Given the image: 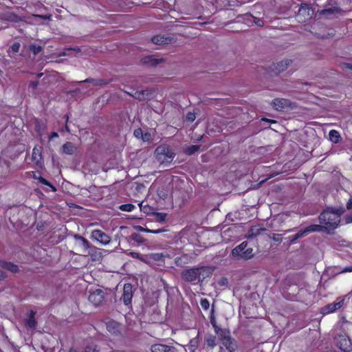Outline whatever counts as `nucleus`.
Returning a JSON list of instances; mask_svg holds the SVG:
<instances>
[{
	"label": "nucleus",
	"instance_id": "nucleus-1",
	"mask_svg": "<svg viewBox=\"0 0 352 352\" xmlns=\"http://www.w3.org/2000/svg\"><path fill=\"white\" fill-rule=\"evenodd\" d=\"M341 214L342 212L339 209L327 208L322 212L318 217V219L320 223L324 224V226L327 228L323 231H327L328 229L334 230L337 228L340 223Z\"/></svg>",
	"mask_w": 352,
	"mask_h": 352
},
{
	"label": "nucleus",
	"instance_id": "nucleus-2",
	"mask_svg": "<svg viewBox=\"0 0 352 352\" xmlns=\"http://www.w3.org/2000/svg\"><path fill=\"white\" fill-rule=\"evenodd\" d=\"M206 272V276H209L212 274L210 269L206 266L193 267L189 269L183 270L181 272V278L187 283H194L197 280H201V276H204ZM205 276H203L201 281Z\"/></svg>",
	"mask_w": 352,
	"mask_h": 352
},
{
	"label": "nucleus",
	"instance_id": "nucleus-3",
	"mask_svg": "<svg viewBox=\"0 0 352 352\" xmlns=\"http://www.w3.org/2000/svg\"><path fill=\"white\" fill-rule=\"evenodd\" d=\"M213 326L221 341L220 346L226 348L230 351H235L237 349V344L234 339L231 337L230 331L224 329L217 327L214 324Z\"/></svg>",
	"mask_w": 352,
	"mask_h": 352
},
{
	"label": "nucleus",
	"instance_id": "nucleus-4",
	"mask_svg": "<svg viewBox=\"0 0 352 352\" xmlns=\"http://www.w3.org/2000/svg\"><path fill=\"white\" fill-rule=\"evenodd\" d=\"M168 254L164 252H151L146 254L144 263L153 268L165 267V261Z\"/></svg>",
	"mask_w": 352,
	"mask_h": 352
},
{
	"label": "nucleus",
	"instance_id": "nucleus-5",
	"mask_svg": "<svg viewBox=\"0 0 352 352\" xmlns=\"http://www.w3.org/2000/svg\"><path fill=\"white\" fill-rule=\"evenodd\" d=\"M157 160L162 164L170 163L175 156V153L168 145H160L155 151Z\"/></svg>",
	"mask_w": 352,
	"mask_h": 352
},
{
	"label": "nucleus",
	"instance_id": "nucleus-6",
	"mask_svg": "<svg viewBox=\"0 0 352 352\" xmlns=\"http://www.w3.org/2000/svg\"><path fill=\"white\" fill-rule=\"evenodd\" d=\"M272 105L276 111L283 112H288L297 108L296 102L286 98H275L272 100Z\"/></svg>",
	"mask_w": 352,
	"mask_h": 352
},
{
	"label": "nucleus",
	"instance_id": "nucleus-7",
	"mask_svg": "<svg viewBox=\"0 0 352 352\" xmlns=\"http://www.w3.org/2000/svg\"><path fill=\"white\" fill-rule=\"evenodd\" d=\"M327 228L322 225L313 224L306 227L304 229L300 230L295 235L290 236V242L294 243L298 239L302 238L305 236L308 235L311 232H321L322 230H326Z\"/></svg>",
	"mask_w": 352,
	"mask_h": 352
},
{
	"label": "nucleus",
	"instance_id": "nucleus-8",
	"mask_svg": "<svg viewBox=\"0 0 352 352\" xmlns=\"http://www.w3.org/2000/svg\"><path fill=\"white\" fill-rule=\"evenodd\" d=\"M313 12L312 8L308 4H301L296 14L297 21L299 22H306L311 18Z\"/></svg>",
	"mask_w": 352,
	"mask_h": 352
},
{
	"label": "nucleus",
	"instance_id": "nucleus-9",
	"mask_svg": "<svg viewBox=\"0 0 352 352\" xmlns=\"http://www.w3.org/2000/svg\"><path fill=\"white\" fill-rule=\"evenodd\" d=\"M336 346L344 352L352 351L351 341L346 335H339L336 338Z\"/></svg>",
	"mask_w": 352,
	"mask_h": 352
},
{
	"label": "nucleus",
	"instance_id": "nucleus-10",
	"mask_svg": "<svg viewBox=\"0 0 352 352\" xmlns=\"http://www.w3.org/2000/svg\"><path fill=\"white\" fill-rule=\"evenodd\" d=\"M91 238L102 245H107L111 241V237L101 230H94L91 232Z\"/></svg>",
	"mask_w": 352,
	"mask_h": 352
},
{
	"label": "nucleus",
	"instance_id": "nucleus-11",
	"mask_svg": "<svg viewBox=\"0 0 352 352\" xmlns=\"http://www.w3.org/2000/svg\"><path fill=\"white\" fill-rule=\"evenodd\" d=\"M133 296V286L131 283H125L123 287V294L120 300L126 306L131 305L132 298Z\"/></svg>",
	"mask_w": 352,
	"mask_h": 352
},
{
	"label": "nucleus",
	"instance_id": "nucleus-12",
	"mask_svg": "<svg viewBox=\"0 0 352 352\" xmlns=\"http://www.w3.org/2000/svg\"><path fill=\"white\" fill-rule=\"evenodd\" d=\"M104 294L102 289H97L89 296V300L95 306H98L104 300Z\"/></svg>",
	"mask_w": 352,
	"mask_h": 352
},
{
	"label": "nucleus",
	"instance_id": "nucleus-13",
	"mask_svg": "<svg viewBox=\"0 0 352 352\" xmlns=\"http://www.w3.org/2000/svg\"><path fill=\"white\" fill-rule=\"evenodd\" d=\"M174 38L171 36L165 34H158L152 37L151 41L155 45H168L171 44Z\"/></svg>",
	"mask_w": 352,
	"mask_h": 352
},
{
	"label": "nucleus",
	"instance_id": "nucleus-14",
	"mask_svg": "<svg viewBox=\"0 0 352 352\" xmlns=\"http://www.w3.org/2000/svg\"><path fill=\"white\" fill-rule=\"evenodd\" d=\"M32 161L38 166L43 164L42 146L36 145L32 153Z\"/></svg>",
	"mask_w": 352,
	"mask_h": 352
},
{
	"label": "nucleus",
	"instance_id": "nucleus-15",
	"mask_svg": "<svg viewBox=\"0 0 352 352\" xmlns=\"http://www.w3.org/2000/svg\"><path fill=\"white\" fill-rule=\"evenodd\" d=\"M292 63L291 60H281L276 64H273L271 67V70L276 75L279 74L280 72L285 71L289 64Z\"/></svg>",
	"mask_w": 352,
	"mask_h": 352
},
{
	"label": "nucleus",
	"instance_id": "nucleus-16",
	"mask_svg": "<svg viewBox=\"0 0 352 352\" xmlns=\"http://www.w3.org/2000/svg\"><path fill=\"white\" fill-rule=\"evenodd\" d=\"M344 305V299H342L338 302H333L325 305L323 309V314H331L333 313L338 309H340Z\"/></svg>",
	"mask_w": 352,
	"mask_h": 352
},
{
	"label": "nucleus",
	"instance_id": "nucleus-17",
	"mask_svg": "<svg viewBox=\"0 0 352 352\" xmlns=\"http://www.w3.org/2000/svg\"><path fill=\"white\" fill-rule=\"evenodd\" d=\"M151 352H177L175 347L163 344H155L151 347Z\"/></svg>",
	"mask_w": 352,
	"mask_h": 352
},
{
	"label": "nucleus",
	"instance_id": "nucleus-18",
	"mask_svg": "<svg viewBox=\"0 0 352 352\" xmlns=\"http://www.w3.org/2000/svg\"><path fill=\"white\" fill-rule=\"evenodd\" d=\"M192 257L188 254H183L175 258V264L177 267H184L191 263Z\"/></svg>",
	"mask_w": 352,
	"mask_h": 352
},
{
	"label": "nucleus",
	"instance_id": "nucleus-19",
	"mask_svg": "<svg viewBox=\"0 0 352 352\" xmlns=\"http://www.w3.org/2000/svg\"><path fill=\"white\" fill-rule=\"evenodd\" d=\"M107 331L113 335H118L120 333L121 325L115 320H111L107 323Z\"/></svg>",
	"mask_w": 352,
	"mask_h": 352
},
{
	"label": "nucleus",
	"instance_id": "nucleus-20",
	"mask_svg": "<svg viewBox=\"0 0 352 352\" xmlns=\"http://www.w3.org/2000/svg\"><path fill=\"white\" fill-rule=\"evenodd\" d=\"M248 245V243L247 241H243L239 245H237L236 248H234L232 251V254L234 256H237L243 258V252L245 250V248Z\"/></svg>",
	"mask_w": 352,
	"mask_h": 352
},
{
	"label": "nucleus",
	"instance_id": "nucleus-21",
	"mask_svg": "<svg viewBox=\"0 0 352 352\" xmlns=\"http://www.w3.org/2000/svg\"><path fill=\"white\" fill-rule=\"evenodd\" d=\"M112 82V79H94L91 78H87L85 80L80 81L79 82H91L95 86H105Z\"/></svg>",
	"mask_w": 352,
	"mask_h": 352
},
{
	"label": "nucleus",
	"instance_id": "nucleus-22",
	"mask_svg": "<svg viewBox=\"0 0 352 352\" xmlns=\"http://www.w3.org/2000/svg\"><path fill=\"white\" fill-rule=\"evenodd\" d=\"M0 267L10 271L12 272H17L19 271L18 265L12 262L0 260Z\"/></svg>",
	"mask_w": 352,
	"mask_h": 352
},
{
	"label": "nucleus",
	"instance_id": "nucleus-23",
	"mask_svg": "<svg viewBox=\"0 0 352 352\" xmlns=\"http://www.w3.org/2000/svg\"><path fill=\"white\" fill-rule=\"evenodd\" d=\"M141 61L144 64L150 65L151 66H156L162 62V59H157L153 56H147L142 58Z\"/></svg>",
	"mask_w": 352,
	"mask_h": 352
},
{
	"label": "nucleus",
	"instance_id": "nucleus-24",
	"mask_svg": "<svg viewBox=\"0 0 352 352\" xmlns=\"http://www.w3.org/2000/svg\"><path fill=\"white\" fill-rule=\"evenodd\" d=\"M25 325L29 327L30 328H35L36 325V320L35 319V312L34 311H30V314L25 320Z\"/></svg>",
	"mask_w": 352,
	"mask_h": 352
},
{
	"label": "nucleus",
	"instance_id": "nucleus-25",
	"mask_svg": "<svg viewBox=\"0 0 352 352\" xmlns=\"http://www.w3.org/2000/svg\"><path fill=\"white\" fill-rule=\"evenodd\" d=\"M265 229L261 228L259 225L252 226L248 231V236L254 237L259 235L262 232L265 231Z\"/></svg>",
	"mask_w": 352,
	"mask_h": 352
},
{
	"label": "nucleus",
	"instance_id": "nucleus-26",
	"mask_svg": "<svg viewBox=\"0 0 352 352\" xmlns=\"http://www.w3.org/2000/svg\"><path fill=\"white\" fill-rule=\"evenodd\" d=\"M63 151L65 154L72 155L76 151V147L72 142H67L63 145Z\"/></svg>",
	"mask_w": 352,
	"mask_h": 352
},
{
	"label": "nucleus",
	"instance_id": "nucleus-27",
	"mask_svg": "<svg viewBox=\"0 0 352 352\" xmlns=\"http://www.w3.org/2000/svg\"><path fill=\"white\" fill-rule=\"evenodd\" d=\"M329 140L332 142L336 143V144L339 143L342 140L340 133L338 131L334 130V129H332L329 131Z\"/></svg>",
	"mask_w": 352,
	"mask_h": 352
},
{
	"label": "nucleus",
	"instance_id": "nucleus-28",
	"mask_svg": "<svg viewBox=\"0 0 352 352\" xmlns=\"http://www.w3.org/2000/svg\"><path fill=\"white\" fill-rule=\"evenodd\" d=\"M216 336L208 335L205 338V343L208 347L214 348L216 346Z\"/></svg>",
	"mask_w": 352,
	"mask_h": 352
},
{
	"label": "nucleus",
	"instance_id": "nucleus-29",
	"mask_svg": "<svg viewBox=\"0 0 352 352\" xmlns=\"http://www.w3.org/2000/svg\"><path fill=\"white\" fill-rule=\"evenodd\" d=\"M139 230L148 232V233H153V234H160L164 232L168 231V230L165 228H161V229H155V230H151L148 228H143L140 226Z\"/></svg>",
	"mask_w": 352,
	"mask_h": 352
},
{
	"label": "nucleus",
	"instance_id": "nucleus-30",
	"mask_svg": "<svg viewBox=\"0 0 352 352\" xmlns=\"http://www.w3.org/2000/svg\"><path fill=\"white\" fill-rule=\"evenodd\" d=\"M200 148V146L199 145H191L188 147H187L186 149H185V154H186L187 155H193L195 153H196L197 151H198Z\"/></svg>",
	"mask_w": 352,
	"mask_h": 352
},
{
	"label": "nucleus",
	"instance_id": "nucleus-31",
	"mask_svg": "<svg viewBox=\"0 0 352 352\" xmlns=\"http://www.w3.org/2000/svg\"><path fill=\"white\" fill-rule=\"evenodd\" d=\"M46 129L45 124L41 121H37L36 124V131L38 135H42Z\"/></svg>",
	"mask_w": 352,
	"mask_h": 352
},
{
	"label": "nucleus",
	"instance_id": "nucleus-32",
	"mask_svg": "<svg viewBox=\"0 0 352 352\" xmlns=\"http://www.w3.org/2000/svg\"><path fill=\"white\" fill-rule=\"evenodd\" d=\"M21 44L19 42H14L9 48L8 53H12L14 54H17L19 52Z\"/></svg>",
	"mask_w": 352,
	"mask_h": 352
},
{
	"label": "nucleus",
	"instance_id": "nucleus-33",
	"mask_svg": "<svg viewBox=\"0 0 352 352\" xmlns=\"http://www.w3.org/2000/svg\"><path fill=\"white\" fill-rule=\"evenodd\" d=\"M38 181L42 184L50 187L53 192H56V188L50 182H49L48 180H47L44 177H40L38 178Z\"/></svg>",
	"mask_w": 352,
	"mask_h": 352
},
{
	"label": "nucleus",
	"instance_id": "nucleus-34",
	"mask_svg": "<svg viewBox=\"0 0 352 352\" xmlns=\"http://www.w3.org/2000/svg\"><path fill=\"white\" fill-rule=\"evenodd\" d=\"M30 50L34 54L36 55L41 52L43 50L42 46L37 44H31L30 46Z\"/></svg>",
	"mask_w": 352,
	"mask_h": 352
},
{
	"label": "nucleus",
	"instance_id": "nucleus-35",
	"mask_svg": "<svg viewBox=\"0 0 352 352\" xmlns=\"http://www.w3.org/2000/svg\"><path fill=\"white\" fill-rule=\"evenodd\" d=\"M155 217L157 222L163 223L166 221L167 214L164 212H155Z\"/></svg>",
	"mask_w": 352,
	"mask_h": 352
},
{
	"label": "nucleus",
	"instance_id": "nucleus-36",
	"mask_svg": "<svg viewBox=\"0 0 352 352\" xmlns=\"http://www.w3.org/2000/svg\"><path fill=\"white\" fill-rule=\"evenodd\" d=\"M135 208V206L132 204H122L119 206L120 210L125 212H131Z\"/></svg>",
	"mask_w": 352,
	"mask_h": 352
},
{
	"label": "nucleus",
	"instance_id": "nucleus-37",
	"mask_svg": "<svg viewBox=\"0 0 352 352\" xmlns=\"http://www.w3.org/2000/svg\"><path fill=\"white\" fill-rule=\"evenodd\" d=\"M254 256L253 249L252 248H249L247 246L245 252H243V258L244 259H250L252 258Z\"/></svg>",
	"mask_w": 352,
	"mask_h": 352
},
{
	"label": "nucleus",
	"instance_id": "nucleus-38",
	"mask_svg": "<svg viewBox=\"0 0 352 352\" xmlns=\"http://www.w3.org/2000/svg\"><path fill=\"white\" fill-rule=\"evenodd\" d=\"M146 94H148V91L147 90H142L140 91H136L133 96H134V98H135L136 99H138L139 100H143L145 99Z\"/></svg>",
	"mask_w": 352,
	"mask_h": 352
},
{
	"label": "nucleus",
	"instance_id": "nucleus-39",
	"mask_svg": "<svg viewBox=\"0 0 352 352\" xmlns=\"http://www.w3.org/2000/svg\"><path fill=\"white\" fill-rule=\"evenodd\" d=\"M140 209L141 211L144 212L145 214H149L152 212L153 208L148 205H143V201L140 202L139 204Z\"/></svg>",
	"mask_w": 352,
	"mask_h": 352
},
{
	"label": "nucleus",
	"instance_id": "nucleus-40",
	"mask_svg": "<svg viewBox=\"0 0 352 352\" xmlns=\"http://www.w3.org/2000/svg\"><path fill=\"white\" fill-rule=\"evenodd\" d=\"M199 344V338L198 336H197L195 338H192L190 340V347L192 348L194 350H195L198 347Z\"/></svg>",
	"mask_w": 352,
	"mask_h": 352
},
{
	"label": "nucleus",
	"instance_id": "nucleus-41",
	"mask_svg": "<svg viewBox=\"0 0 352 352\" xmlns=\"http://www.w3.org/2000/svg\"><path fill=\"white\" fill-rule=\"evenodd\" d=\"M200 304L201 307L205 310H207L210 307L209 300L206 298L201 299L200 301Z\"/></svg>",
	"mask_w": 352,
	"mask_h": 352
},
{
	"label": "nucleus",
	"instance_id": "nucleus-42",
	"mask_svg": "<svg viewBox=\"0 0 352 352\" xmlns=\"http://www.w3.org/2000/svg\"><path fill=\"white\" fill-rule=\"evenodd\" d=\"M131 255L133 258H138V260H140L144 263L143 258H145L146 254H142L138 253V252H133V253H131Z\"/></svg>",
	"mask_w": 352,
	"mask_h": 352
},
{
	"label": "nucleus",
	"instance_id": "nucleus-43",
	"mask_svg": "<svg viewBox=\"0 0 352 352\" xmlns=\"http://www.w3.org/2000/svg\"><path fill=\"white\" fill-rule=\"evenodd\" d=\"M133 135L137 138H143V131L140 128L134 130Z\"/></svg>",
	"mask_w": 352,
	"mask_h": 352
},
{
	"label": "nucleus",
	"instance_id": "nucleus-44",
	"mask_svg": "<svg viewBox=\"0 0 352 352\" xmlns=\"http://www.w3.org/2000/svg\"><path fill=\"white\" fill-rule=\"evenodd\" d=\"M79 238L82 241V247L85 250L89 249V242L88 241V240L86 239L85 238H84L83 236H79Z\"/></svg>",
	"mask_w": 352,
	"mask_h": 352
},
{
	"label": "nucleus",
	"instance_id": "nucleus-45",
	"mask_svg": "<svg viewBox=\"0 0 352 352\" xmlns=\"http://www.w3.org/2000/svg\"><path fill=\"white\" fill-rule=\"evenodd\" d=\"M340 67L342 69H350L352 70V63H342Z\"/></svg>",
	"mask_w": 352,
	"mask_h": 352
},
{
	"label": "nucleus",
	"instance_id": "nucleus-46",
	"mask_svg": "<svg viewBox=\"0 0 352 352\" xmlns=\"http://www.w3.org/2000/svg\"><path fill=\"white\" fill-rule=\"evenodd\" d=\"M336 8H328V9H324L322 10V13L324 14H331V13H333L334 11H335Z\"/></svg>",
	"mask_w": 352,
	"mask_h": 352
},
{
	"label": "nucleus",
	"instance_id": "nucleus-47",
	"mask_svg": "<svg viewBox=\"0 0 352 352\" xmlns=\"http://www.w3.org/2000/svg\"><path fill=\"white\" fill-rule=\"evenodd\" d=\"M38 85V81H31L29 83V87L33 88V89H36Z\"/></svg>",
	"mask_w": 352,
	"mask_h": 352
},
{
	"label": "nucleus",
	"instance_id": "nucleus-48",
	"mask_svg": "<svg viewBox=\"0 0 352 352\" xmlns=\"http://www.w3.org/2000/svg\"><path fill=\"white\" fill-rule=\"evenodd\" d=\"M346 207L347 210H352V197L349 198L346 204Z\"/></svg>",
	"mask_w": 352,
	"mask_h": 352
},
{
	"label": "nucleus",
	"instance_id": "nucleus-49",
	"mask_svg": "<svg viewBox=\"0 0 352 352\" xmlns=\"http://www.w3.org/2000/svg\"><path fill=\"white\" fill-rule=\"evenodd\" d=\"M344 219H345V221L346 223H352V214L346 215Z\"/></svg>",
	"mask_w": 352,
	"mask_h": 352
},
{
	"label": "nucleus",
	"instance_id": "nucleus-50",
	"mask_svg": "<svg viewBox=\"0 0 352 352\" xmlns=\"http://www.w3.org/2000/svg\"><path fill=\"white\" fill-rule=\"evenodd\" d=\"M187 119L190 121H194V120L195 119V116L194 113H188L187 115Z\"/></svg>",
	"mask_w": 352,
	"mask_h": 352
},
{
	"label": "nucleus",
	"instance_id": "nucleus-51",
	"mask_svg": "<svg viewBox=\"0 0 352 352\" xmlns=\"http://www.w3.org/2000/svg\"><path fill=\"white\" fill-rule=\"evenodd\" d=\"M58 133L55 132V131H53L52 132L50 135H49V140H52L53 138H58Z\"/></svg>",
	"mask_w": 352,
	"mask_h": 352
},
{
	"label": "nucleus",
	"instance_id": "nucleus-52",
	"mask_svg": "<svg viewBox=\"0 0 352 352\" xmlns=\"http://www.w3.org/2000/svg\"><path fill=\"white\" fill-rule=\"evenodd\" d=\"M150 138H151L150 133H146L145 134H143V138H142V139L144 141H148V140H149Z\"/></svg>",
	"mask_w": 352,
	"mask_h": 352
},
{
	"label": "nucleus",
	"instance_id": "nucleus-53",
	"mask_svg": "<svg viewBox=\"0 0 352 352\" xmlns=\"http://www.w3.org/2000/svg\"><path fill=\"white\" fill-rule=\"evenodd\" d=\"M342 272H352V266H346L342 270Z\"/></svg>",
	"mask_w": 352,
	"mask_h": 352
},
{
	"label": "nucleus",
	"instance_id": "nucleus-54",
	"mask_svg": "<svg viewBox=\"0 0 352 352\" xmlns=\"http://www.w3.org/2000/svg\"><path fill=\"white\" fill-rule=\"evenodd\" d=\"M6 277V272L0 270V280H3Z\"/></svg>",
	"mask_w": 352,
	"mask_h": 352
},
{
	"label": "nucleus",
	"instance_id": "nucleus-55",
	"mask_svg": "<svg viewBox=\"0 0 352 352\" xmlns=\"http://www.w3.org/2000/svg\"><path fill=\"white\" fill-rule=\"evenodd\" d=\"M16 18H18V16H17V15H16V14H11V15L9 16V19H10V20H12V21H16L14 19H16Z\"/></svg>",
	"mask_w": 352,
	"mask_h": 352
},
{
	"label": "nucleus",
	"instance_id": "nucleus-56",
	"mask_svg": "<svg viewBox=\"0 0 352 352\" xmlns=\"http://www.w3.org/2000/svg\"><path fill=\"white\" fill-rule=\"evenodd\" d=\"M64 130H65L67 132H69V126H67V123L65 124V126H64V129H62L61 131H63Z\"/></svg>",
	"mask_w": 352,
	"mask_h": 352
},
{
	"label": "nucleus",
	"instance_id": "nucleus-57",
	"mask_svg": "<svg viewBox=\"0 0 352 352\" xmlns=\"http://www.w3.org/2000/svg\"><path fill=\"white\" fill-rule=\"evenodd\" d=\"M37 16L41 18V19H50V16H47L46 15H38Z\"/></svg>",
	"mask_w": 352,
	"mask_h": 352
},
{
	"label": "nucleus",
	"instance_id": "nucleus-58",
	"mask_svg": "<svg viewBox=\"0 0 352 352\" xmlns=\"http://www.w3.org/2000/svg\"><path fill=\"white\" fill-rule=\"evenodd\" d=\"M68 119H69V117L67 116L66 122H67Z\"/></svg>",
	"mask_w": 352,
	"mask_h": 352
}]
</instances>
